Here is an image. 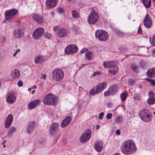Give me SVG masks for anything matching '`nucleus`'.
Masks as SVG:
<instances>
[{
	"instance_id": "40",
	"label": "nucleus",
	"mask_w": 155,
	"mask_h": 155,
	"mask_svg": "<svg viewBox=\"0 0 155 155\" xmlns=\"http://www.w3.org/2000/svg\"><path fill=\"white\" fill-rule=\"evenodd\" d=\"M57 11L59 14H61L64 12V9L61 7H59L58 8Z\"/></svg>"
},
{
	"instance_id": "42",
	"label": "nucleus",
	"mask_w": 155,
	"mask_h": 155,
	"mask_svg": "<svg viewBox=\"0 0 155 155\" xmlns=\"http://www.w3.org/2000/svg\"><path fill=\"white\" fill-rule=\"evenodd\" d=\"M134 99L135 100L140 101L141 97L138 94H135L134 97Z\"/></svg>"
},
{
	"instance_id": "41",
	"label": "nucleus",
	"mask_w": 155,
	"mask_h": 155,
	"mask_svg": "<svg viewBox=\"0 0 155 155\" xmlns=\"http://www.w3.org/2000/svg\"><path fill=\"white\" fill-rule=\"evenodd\" d=\"M89 94L91 95H94L96 94V90L95 91V89L94 88H92L90 91Z\"/></svg>"
},
{
	"instance_id": "34",
	"label": "nucleus",
	"mask_w": 155,
	"mask_h": 155,
	"mask_svg": "<svg viewBox=\"0 0 155 155\" xmlns=\"http://www.w3.org/2000/svg\"><path fill=\"white\" fill-rule=\"evenodd\" d=\"M113 70H109L108 72L113 74H115L119 71V68L117 66H116L114 68Z\"/></svg>"
},
{
	"instance_id": "62",
	"label": "nucleus",
	"mask_w": 155,
	"mask_h": 155,
	"mask_svg": "<svg viewBox=\"0 0 155 155\" xmlns=\"http://www.w3.org/2000/svg\"><path fill=\"white\" fill-rule=\"evenodd\" d=\"M41 77L43 79H45L46 78V75L45 74H43L42 76Z\"/></svg>"
},
{
	"instance_id": "54",
	"label": "nucleus",
	"mask_w": 155,
	"mask_h": 155,
	"mask_svg": "<svg viewBox=\"0 0 155 155\" xmlns=\"http://www.w3.org/2000/svg\"><path fill=\"white\" fill-rule=\"evenodd\" d=\"M129 82L130 84H133L135 82L134 80L132 79H130L129 80Z\"/></svg>"
},
{
	"instance_id": "24",
	"label": "nucleus",
	"mask_w": 155,
	"mask_h": 155,
	"mask_svg": "<svg viewBox=\"0 0 155 155\" xmlns=\"http://www.w3.org/2000/svg\"><path fill=\"white\" fill-rule=\"evenodd\" d=\"M35 125V123L33 122H30L27 127V132L28 134H30L34 130Z\"/></svg>"
},
{
	"instance_id": "55",
	"label": "nucleus",
	"mask_w": 155,
	"mask_h": 155,
	"mask_svg": "<svg viewBox=\"0 0 155 155\" xmlns=\"http://www.w3.org/2000/svg\"><path fill=\"white\" fill-rule=\"evenodd\" d=\"M115 33L119 36H121L120 33H122L121 32H120L119 30H116Z\"/></svg>"
},
{
	"instance_id": "38",
	"label": "nucleus",
	"mask_w": 155,
	"mask_h": 155,
	"mask_svg": "<svg viewBox=\"0 0 155 155\" xmlns=\"http://www.w3.org/2000/svg\"><path fill=\"white\" fill-rule=\"evenodd\" d=\"M131 67L133 70L136 72H138V67L134 64H133L131 65Z\"/></svg>"
},
{
	"instance_id": "58",
	"label": "nucleus",
	"mask_w": 155,
	"mask_h": 155,
	"mask_svg": "<svg viewBox=\"0 0 155 155\" xmlns=\"http://www.w3.org/2000/svg\"><path fill=\"white\" fill-rule=\"evenodd\" d=\"M116 134H117V135H120V130H116Z\"/></svg>"
},
{
	"instance_id": "11",
	"label": "nucleus",
	"mask_w": 155,
	"mask_h": 155,
	"mask_svg": "<svg viewBox=\"0 0 155 155\" xmlns=\"http://www.w3.org/2000/svg\"><path fill=\"white\" fill-rule=\"evenodd\" d=\"M33 20L39 24H41L44 22V17L39 14L34 13L31 15Z\"/></svg>"
},
{
	"instance_id": "2",
	"label": "nucleus",
	"mask_w": 155,
	"mask_h": 155,
	"mask_svg": "<svg viewBox=\"0 0 155 155\" xmlns=\"http://www.w3.org/2000/svg\"><path fill=\"white\" fill-rule=\"evenodd\" d=\"M58 98L52 93H48L45 95L43 99L44 104L55 106L59 102Z\"/></svg>"
},
{
	"instance_id": "19",
	"label": "nucleus",
	"mask_w": 155,
	"mask_h": 155,
	"mask_svg": "<svg viewBox=\"0 0 155 155\" xmlns=\"http://www.w3.org/2000/svg\"><path fill=\"white\" fill-rule=\"evenodd\" d=\"M59 124L57 123H54L51 124L50 127V132L51 134H54L58 129Z\"/></svg>"
},
{
	"instance_id": "20",
	"label": "nucleus",
	"mask_w": 155,
	"mask_h": 155,
	"mask_svg": "<svg viewBox=\"0 0 155 155\" xmlns=\"http://www.w3.org/2000/svg\"><path fill=\"white\" fill-rule=\"evenodd\" d=\"M149 98L147 99V102L149 104L151 105L155 103V97H154V94L152 92L150 91L148 93Z\"/></svg>"
},
{
	"instance_id": "7",
	"label": "nucleus",
	"mask_w": 155,
	"mask_h": 155,
	"mask_svg": "<svg viewBox=\"0 0 155 155\" xmlns=\"http://www.w3.org/2000/svg\"><path fill=\"white\" fill-rule=\"evenodd\" d=\"M18 10L15 8H13L5 12V20L10 21L14 18V17L18 14Z\"/></svg>"
},
{
	"instance_id": "8",
	"label": "nucleus",
	"mask_w": 155,
	"mask_h": 155,
	"mask_svg": "<svg viewBox=\"0 0 155 155\" xmlns=\"http://www.w3.org/2000/svg\"><path fill=\"white\" fill-rule=\"evenodd\" d=\"M53 30L56 32L57 35L60 38H63L67 36V31L65 29L55 26L54 27Z\"/></svg>"
},
{
	"instance_id": "25",
	"label": "nucleus",
	"mask_w": 155,
	"mask_h": 155,
	"mask_svg": "<svg viewBox=\"0 0 155 155\" xmlns=\"http://www.w3.org/2000/svg\"><path fill=\"white\" fill-rule=\"evenodd\" d=\"M12 76L14 79L18 78L20 76V72L18 69H16L12 71Z\"/></svg>"
},
{
	"instance_id": "3",
	"label": "nucleus",
	"mask_w": 155,
	"mask_h": 155,
	"mask_svg": "<svg viewBox=\"0 0 155 155\" xmlns=\"http://www.w3.org/2000/svg\"><path fill=\"white\" fill-rule=\"evenodd\" d=\"M95 35L97 39L101 41H105L109 38L107 33L103 30H97L95 32Z\"/></svg>"
},
{
	"instance_id": "44",
	"label": "nucleus",
	"mask_w": 155,
	"mask_h": 155,
	"mask_svg": "<svg viewBox=\"0 0 155 155\" xmlns=\"http://www.w3.org/2000/svg\"><path fill=\"white\" fill-rule=\"evenodd\" d=\"M101 73L99 71L94 72L93 74L92 75V77L95 76L97 75H98L101 74Z\"/></svg>"
},
{
	"instance_id": "13",
	"label": "nucleus",
	"mask_w": 155,
	"mask_h": 155,
	"mask_svg": "<svg viewBox=\"0 0 155 155\" xmlns=\"http://www.w3.org/2000/svg\"><path fill=\"white\" fill-rule=\"evenodd\" d=\"M16 97L15 95L12 93L8 94L6 97V101L9 104H12L14 103L16 101Z\"/></svg>"
},
{
	"instance_id": "10",
	"label": "nucleus",
	"mask_w": 155,
	"mask_h": 155,
	"mask_svg": "<svg viewBox=\"0 0 155 155\" xmlns=\"http://www.w3.org/2000/svg\"><path fill=\"white\" fill-rule=\"evenodd\" d=\"M44 29L41 27L36 29L34 31L32 36L35 39H38L41 38L44 33Z\"/></svg>"
},
{
	"instance_id": "27",
	"label": "nucleus",
	"mask_w": 155,
	"mask_h": 155,
	"mask_svg": "<svg viewBox=\"0 0 155 155\" xmlns=\"http://www.w3.org/2000/svg\"><path fill=\"white\" fill-rule=\"evenodd\" d=\"M147 76L149 77H154L155 76V68L150 69L147 72Z\"/></svg>"
},
{
	"instance_id": "23",
	"label": "nucleus",
	"mask_w": 155,
	"mask_h": 155,
	"mask_svg": "<svg viewBox=\"0 0 155 155\" xmlns=\"http://www.w3.org/2000/svg\"><path fill=\"white\" fill-rule=\"evenodd\" d=\"M94 148L98 152H101L103 149V143L101 141H98L96 142Z\"/></svg>"
},
{
	"instance_id": "47",
	"label": "nucleus",
	"mask_w": 155,
	"mask_h": 155,
	"mask_svg": "<svg viewBox=\"0 0 155 155\" xmlns=\"http://www.w3.org/2000/svg\"><path fill=\"white\" fill-rule=\"evenodd\" d=\"M151 43L152 45H155V35L152 37V40Z\"/></svg>"
},
{
	"instance_id": "21",
	"label": "nucleus",
	"mask_w": 155,
	"mask_h": 155,
	"mask_svg": "<svg viewBox=\"0 0 155 155\" xmlns=\"http://www.w3.org/2000/svg\"><path fill=\"white\" fill-rule=\"evenodd\" d=\"M116 63L114 61H108L104 62L103 63V66L106 68H114L116 65Z\"/></svg>"
},
{
	"instance_id": "15",
	"label": "nucleus",
	"mask_w": 155,
	"mask_h": 155,
	"mask_svg": "<svg viewBox=\"0 0 155 155\" xmlns=\"http://www.w3.org/2000/svg\"><path fill=\"white\" fill-rule=\"evenodd\" d=\"M58 0H46L45 2L46 7L48 8H52L57 5Z\"/></svg>"
},
{
	"instance_id": "36",
	"label": "nucleus",
	"mask_w": 155,
	"mask_h": 155,
	"mask_svg": "<svg viewBox=\"0 0 155 155\" xmlns=\"http://www.w3.org/2000/svg\"><path fill=\"white\" fill-rule=\"evenodd\" d=\"M72 17L74 18H77L79 17V14L78 12L75 10H73L72 11Z\"/></svg>"
},
{
	"instance_id": "33",
	"label": "nucleus",
	"mask_w": 155,
	"mask_h": 155,
	"mask_svg": "<svg viewBox=\"0 0 155 155\" xmlns=\"http://www.w3.org/2000/svg\"><path fill=\"white\" fill-rule=\"evenodd\" d=\"M128 95V94L126 92H124L121 94L120 95V97L121 99V101H124L126 99Z\"/></svg>"
},
{
	"instance_id": "39",
	"label": "nucleus",
	"mask_w": 155,
	"mask_h": 155,
	"mask_svg": "<svg viewBox=\"0 0 155 155\" xmlns=\"http://www.w3.org/2000/svg\"><path fill=\"white\" fill-rule=\"evenodd\" d=\"M147 80L150 83V84L153 86L155 85V80L147 78Z\"/></svg>"
},
{
	"instance_id": "60",
	"label": "nucleus",
	"mask_w": 155,
	"mask_h": 155,
	"mask_svg": "<svg viewBox=\"0 0 155 155\" xmlns=\"http://www.w3.org/2000/svg\"><path fill=\"white\" fill-rule=\"evenodd\" d=\"M137 32L139 34H141L142 32V30L141 29L140 26H139L138 28V30Z\"/></svg>"
},
{
	"instance_id": "32",
	"label": "nucleus",
	"mask_w": 155,
	"mask_h": 155,
	"mask_svg": "<svg viewBox=\"0 0 155 155\" xmlns=\"http://www.w3.org/2000/svg\"><path fill=\"white\" fill-rule=\"evenodd\" d=\"M68 124V117H66L62 121L61 124V127L63 128L66 126Z\"/></svg>"
},
{
	"instance_id": "6",
	"label": "nucleus",
	"mask_w": 155,
	"mask_h": 155,
	"mask_svg": "<svg viewBox=\"0 0 155 155\" xmlns=\"http://www.w3.org/2000/svg\"><path fill=\"white\" fill-rule=\"evenodd\" d=\"M99 16L95 11H92L88 15L87 22L90 24H95L98 21Z\"/></svg>"
},
{
	"instance_id": "46",
	"label": "nucleus",
	"mask_w": 155,
	"mask_h": 155,
	"mask_svg": "<svg viewBox=\"0 0 155 155\" xmlns=\"http://www.w3.org/2000/svg\"><path fill=\"white\" fill-rule=\"evenodd\" d=\"M113 116V114L111 113H108L106 115V118L107 119H111Z\"/></svg>"
},
{
	"instance_id": "63",
	"label": "nucleus",
	"mask_w": 155,
	"mask_h": 155,
	"mask_svg": "<svg viewBox=\"0 0 155 155\" xmlns=\"http://www.w3.org/2000/svg\"><path fill=\"white\" fill-rule=\"evenodd\" d=\"M152 53L153 55H155V49H153L152 51Z\"/></svg>"
},
{
	"instance_id": "52",
	"label": "nucleus",
	"mask_w": 155,
	"mask_h": 155,
	"mask_svg": "<svg viewBox=\"0 0 155 155\" xmlns=\"http://www.w3.org/2000/svg\"><path fill=\"white\" fill-rule=\"evenodd\" d=\"M87 49L85 48H83L81 51H80V53H83L87 51Z\"/></svg>"
},
{
	"instance_id": "29",
	"label": "nucleus",
	"mask_w": 155,
	"mask_h": 155,
	"mask_svg": "<svg viewBox=\"0 0 155 155\" xmlns=\"http://www.w3.org/2000/svg\"><path fill=\"white\" fill-rule=\"evenodd\" d=\"M109 91L110 92L111 94L113 95L116 93L117 90V88L115 86H112L108 88Z\"/></svg>"
},
{
	"instance_id": "31",
	"label": "nucleus",
	"mask_w": 155,
	"mask_h": 155,
	"mask_svg": "<svg viewBox=\"0 0 155 155\" xmlns=\"http://www.w3.org/2000/svg\"><path fill=\"white\" fill-rule=\"evenodd\" d=\"M143 2L147 8H149L151 5L150 0H143Z\"/></svg>"
},
{
	"instance_id": "64",
	"label": "nucleus",
	"mask_w": 155,
	"mask_h": 155,
	"mask_svg": "<svg viewBox=\"0 0 155 155\" xmlns=\"http://www.w3.org/2000/svg\"><path fill=\"white\" fill-rule=\"evenodd\" d=\"M71 120V117H68V124Z\"/></svg>"
},
{
	"instance_id": "61",
	"label": "nucleus",
	"mask_w": 155,
	"mask_h": 155,
	"mask_svg": "<svg viewBox=\"0 0 155 155\" xmlns=\"http://www.w3.org/2000/svg\"><path fill=\"white\" fill-rule=\"evenodd\" d=\"M50 14H51V16L52 17H53L54 16H55V13H54V12H53V11H52L50 13Z\"/></svg>"
},
{
	"instance_id": "5",
	"label": "nucleus",
	"mask_w": 155,
	"mask_h": 155,
	"mask_svg": "<svg viewBox=\"0 0 155 155\" xmlns=\"http://www.w3.org/2000/svg\"><path fill=\"white\" fill-rule=\"evenodd\" d=\"M139 116L143 121L149 122L152 120V115L147 110H143L140 111Z\"/></svg>"
},
{
	"instance_id": "35",
	"label": "nucleus",
	"mask_w": 155,
	"mask_h": 155,
	"mask_svg": "<svg viewBox=\"0 0 155 155\" xmlns=\"http://www.w3.org/2000/svg\"><path fill=\"white\" fill-rule=\"evenodd\" d=\"M123 120V118L121 116H117L115 119V121L116 123H119L121 122Z\"/></svg>"
},
{
	"instance_id": "26",
	"label": "nucleus",
	"mask_w": 155,
	"mask_h": 155,
	"mask_svg": "<svg viewBox=\"0 0 155 155\" xmlns=\"http://www.w3.org/2000/svg\"><path fill=\"white\" fill-rule=\"evenodd\" d=\"M44 59V56L41 55H39L36 57L35 58L34 61L36 64H39L42 62Z\"/></svg>"
},
{
	"instance_id": "43",
	"label": "nucleus",
	"mask_w": 155,
	"mask_h": 155,
	"mask_svg": "<svg viewBox=\"0 0 155 155\" xmlns=\"http://www.w3.org/2000/svg\"><path fill=\"white\" fill-rule=\"evenodd\" d=\"M45 37L47 38L50 39L52 37L51 35L49 33L46 32L45 35Z\"/></svg>"
},
{
	"instance_id": "9",
	"label": "nucleus",
	"mask_w": 155,
	"mask_h": 155,
	"mask_svg": "<svg viewBox=\"0 0 155 155\" xmlns=\"http://www.w3.org/2000/svg\"><path fill=\"white\" fill-rule=\"evenodd\" d=\"M91 131L90 129H88L84 131L80 137V142L84 143L88 141L91 138Z\"/></svg>"
},
{
	"instance_id": "37",
	"label": "nucleus",
	"mask_w": 155,
	"mask_h": 155,
	"mask_svg": "<svg viewBox=\"0 0 155 155\" xmlns=\"http://www.w3.org/2000/svg\"><path fill=\"white\" fill-rule=\"evenodd\" d=\"M48 117L50 118H52L54 117L53 111L52 110H49L48 112Z\"/></svg>"
},
{
	"instance_id": "53",
	"label": "nucleus",
	"mask_w": 155,
	"mask_h": 155,
	"mask_svg": "<svg viewBox=\"0 0 155 155\" xmlns=\"http://www.w3.org/2000/svg\"><path fill=\"white\" fill-rule=\"evenodd\" d=\"M36 87L35 85H34L33 86L31 87L30 88H28V90L29 91H30L31 90L33 89H36Z\"/></svg>"
},
{
	"instance_id": "59",
	"label": "nucleus",
	"mask_w": 155,
	"mask_h": 155,
	"mask_svg": "<svg viewBox=\"0 0 155 155\" xmlns=\"http://www.w3.org/2000/svg\"><path fill=\"white\" fill-rule=\"evenodd\" d=\"M20 51V50L19 49H18V50H16L15 52L13 54V56H15L17 54V52H19Z\"/></svg>"
},
{
	"instance_id": "50",
	"label": "nucleus",
	"mask_w": 155,
	"mask_h": 155,
	"mask_svg": "<svg viewBox=\"0 0 155 155\" xmlns=\"http://www.w3.org/2000/svg\"><path fill=\"white\" fill-rule=\"evenodd\" d=\"M17 85L19 87H22L23 85L22 81H19Z\"/></svg>"
},
{
	"instance_id": "57",
	"label": "nucleus",
	"mask_w": 155,
	"mask_h": 155,
	"mask_svg": "<svg viewBox=\"0 0 155 155\" xmlns=\"http://www.w3.org/2000/svg\"><path fill=\"white\" fill-rule=\"evenodd\" d=\"M65 53L67 54H68V46H66L65 48Z\"/></svg>"
},
{
	"instance_id": "18",
	"label": "nucleus",
	"mask_w": 155,
	"mask_h": 155,
	"mask_svg": "<svg viewBox=\"0 0 155 155\" xmlns=\"http://www.w3.org/2000/svg\"><path fill=\"white\" fill-rule=\"evenodd\" d=\"M107 87V83L103 82L97 85L96 87V94L99 93L102 91Z\"/></svg>"
},
{
	"instance_id": "1",
	"label": "nucleus",
	"mask_w": 155,
	"mask_h": 155,
	"mask_svg": "<svg viewBox=\"0 0 155 155\" xmlns=\"http://www.w3.org/2000/svg\"><path fill=\"white\" fill-rule=\"evenodd\" d=\"M136 148L134 142L131 140L124 141L121 150L122 153L127 155L131 154L136 151Z\"/></svg>"
},
{
	"instance_id": "51",
	"label": "nucleus",
	"mask_w": 155,
	"mask_h": 155,
	"mask_svg": "<svg viewBox=\"0 0 155 155\" xmlns=\"http://www.w3.org/2000/svg\"><path fill=\"white\" fill-rule=\"evenodd\" d=\"M106 105L108 107H111L113 106V104L111 102H109Z\"/></svg>"
},
{
	"instance_id": "49",
	"label": "nucleus",
	"mask_w": 155,
	"mask_h": 155,
	"mask_svg": "<svg viewBox=\"0 0 155 155\" xmlns=\"http://www.w3.org/2000/svg\"><path fill=\"white\" fill-rule=\"evenodd\" d=\"M104 115V112H101L100 113L99 115V119H101L103 117V116Z\"/></svg>"
},
{
	"instance_id": "30",
	"label": "nucleus",
	"mask_w": 155,
	"mask_h": 155,
	"mask_svg": "<svg viewBox=\"0 0 155 155\" xmlns=\"http://www.w3.org/2000/svg\"><path fill=\"white\" fill-rule=\"evenodd\" d=\"M16 128L14 127H12L8 130V135L10 136L12 134L16 131Z\"/></svg>"
},
{
	"instance_id": "45",
	"label": "nucleus",
	"mask_w": 155,
	"mask_h": 155,
	"mask_svg": "<svg viewBox=\"0 0 155 155\" xmlns=\"http://www.w3.org/2000/svg\"><path fill=\"white\" fill-rule=\"evenodd\" d=\"M110 94H111V93L108 89L107 91H106L104 93V95L105 96H106V97L108 96Z\"/></svg>"
},
{
	"instance_id": "16",
	"label": "nucleus",
	"mask_w": 155,
	"mask_h": 155,
	"mask_svg": "<svg viewBox=\"0 0 155 155\" xmlns=\"http://www.w3.org/2000/svg\"><path fill=\"white\" fill-rule=\"evenodd\" d=\"M13 34L14 37L15 38H20L23 36L24 31L22 28H18L14 31Z\"/></svg>"
},
{
	"instance_id": "4",
	"label": "nucleus",
	"mask_w": 155,
	"mask_h": 155,
	"mask_svg": "<svg viewBox=\"0 0 155 155\" xmlns=\"http://www.w3.org/2000/svg\"><path fill=\"white\" fill-rule=\"evenodd\" d=\"M52 75L53 79L56 81H61L64 77V73L61 69L59 68H56L52 71Z\"/></svg>"
},
{
	"instance_id": "48",
	"label": "nucleus",
	"mask_w": 155,
	"mask_h": 155,
	"mask_svg": "<svg viewBox=\"0 0 155 155\" xmlns=\"http://www.w3.org/2000/svg\"><path fill=\"white\" fill-rule=\"evenodd\" d=\"M140 64L141 67L142 68H144V65H145V64L143 61H141L140 63Z\"/></svg>"
},
{
	"instance_id": "14",
	"label": "nucleus",
	"mask_w": 155,
	"mask_h": 155,
	"mask_svg": "<svg viewBox=\"0 0 155 155\" xmlns=\"http://www.w3.org/2000/svg\"><path fill=\"white\" fill-rule=\"evenodd\" d=\"M41 102L39 99H37L32 101L29 102L28 104L27 107L28 110H31L36 107Z\"/></svg>"
},
{
	"instance_id": "28",
	"label": "nucleus",
	"mask_w": 155,
	"mask_h": 155,
	"mask_svg": "<svg viewBox=\"0 0 155 155\" xmlns=\"http://www.w3.org/2000/svg\"><path fill=\"white\" fill-rule=\"evenodd\" d=\"M94 54L93 52L88 51L85 53V56L86 59L88 60H91L93 57Z\"/></svg>"
},
{
	"instance_id": "56",
	"label": "nucleus",
	"mask_w": 155,
	"mask_h": 155,
	"mask_svg": "<svg viewBox=\"0 0 155 155\" xmlns=\"http://www.w3.org/2000/svg\"><path fill=\"white\" fill-rule=\"evenodd\" d=\"M1 40L2 42H4L5 41V37H2L1 38Z\"/></svg>"
},
{
	"instance_id": "22",
	"label": "nucleus",
	"mask_w": 155,
	"mask_h": 155,
	"mask_svg": "<svg viewBox=\"0 0 155 155\" xmlns=\"http://www.w3.org/2000/svg\"><path fill=\"white\" fill-rule=\"evenodd\" d=\"M78 50V48L76 45L73 44L68 45V54L76 53Z\"/></svg>"
},
{
	"instance_id": "12",
	"label": "nucleus",
	"mask_w": 155,
	"mask_h": 155,
	"mask_svg": "<svg viewBox=\"0 0 155 155\" xmlns=\"http://www.w3.org/2000/svg\"><path fill=\"white\" fill-rule=\"evenodd\" d=\"M143 23L144 26L147 28H150L152 26V20L148 13L146 14L144 19Z\"/></svg>"
},
{
	"instance_id": "17",
	"label": "nucleus",
	"mask_w": 155,
	"mask_h": 155,
	"mask_svg": "<svg viewBox=\"0 0 155 155\" xmlns=\"http://www.w3.org/2000/svg\"><path fill=\"white\" fill-rule=\"evenodd\" d=\"M13 119L12 114H9L7 117L5 122V127L6 128H8L11 124Z\"/></svg>"
}]
</instances>
